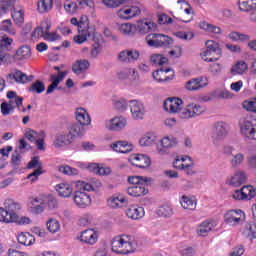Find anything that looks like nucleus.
<instances>
[{
	"instance_id": "obj_1",
	"label": "nucleus",
	"mask_w": 256,
	"mask_h": 256,
	"mask_svg": "<svg viewBox=\"0 0 256 256\" xmlns=\"http://www.w3.org/2000/svg\"><path fill=\"white\" fill-rule=\"evenodd\" d=\"M112 251L119 255H129L137 249V240L135 236L119 235L115 236L111 243Z\"/></svg>"
},
{
	"instance_id": "obj_2",
	"label": "nucleus",
	"mask_w": 256,
	"mask_h": 256,
	"mask_svg": "<svg viewBox=\"0 0 256 256\" xmlns=\"http://www.w3.org/2000/svg\"><path fill=\"white\" fill-rule=\"evenodd\" d=\"M31 205V212L39 215V213H43L45 209H48V211H55V209L59 207V202L53 194H42L32 198Z\"/></svg>"
},
{
	"instance_id": "obj_3",
	"label": "nucleus",
	"mask_w": 256,
	"mask_h": 256,
	"mask_svg": "<svg viewBox=\"0 0 256 256\" xmlns=\"http://www.w3.org/2000/svg\"><path fill=\"white\" fill-rule=\"evenodd\" d=\"M85 191H93V185L85 181H77L73 201L79 209H86L91 205V196Z\"/></svg>"
},
{
	"instance_id": "obj_4",
	"label": "nucleus",
	"mask_w": 256,
	"mask_h": 256,
	"mask_svg": "<svg viewBox=\"0 0 256 256\" xmlns=\"http://www.w3.org/2000/svg\"><path fill=\"white\" fill-rule=\"evenodd\" d=\"M128 182L130 186L127 188V193L130 197H142V195H147L149 190L148 185H151V178L143 176H130L128 177Z\"/></svg>"
},
{
	"instance_id": "obj_5",
	"label": "nucleus",
	"mask_w": 256,
	"mask_h": 256,
	"mask_svg": "<svg viewBox=\"0 0 256 256\" xmlns=\"http://www.w3.org/2000/svg\"><path fill=\"white\" fill-rule=\"evenodd\" d=\"M240 134L249 141L256 140V118L246 117L239 120Z\"/></svg>"
},
{
	"instance_id": "obj_6",
	"label": "nucleus",
	"mask_w": 256,
	"mask_h": 256,
	"mask_svg": "<svg viewBox=\"0 0 256 256\" xmlns=\"http://www.w3.org/2000/svg\"><path fill=\"white\" fill-rule=\"evenodd\" d=\"M229 135V124L223 121H219L213 124L212 126V143L214 145H219L223 139Z\"/></svg>"
},
{
	"instance_id": "obj_7",
	"label": "nucleus",
	"mask_w": 256,
	"mask_h": 256,
	"mask_svg": "<svg viewBox=\"0 0 256 256\" xmlns=\"http://www.w3.org/2000/svg\"><path fill=\"white\" fill-rule=\"evenodd\" d=\"M130 115L133 121H143L147 115V108L141 100L133 99L129 101Z\"/></svg>"
},
{
	"instance_id": "obj_8",
	"label": "nucleus",
	"mask_w": 256,
	"mask_h": 256,
	"mask_svg": "<svg viewBox=\"0 0 256 256\" xmlns=\"http://www.w3.org/2000/svg\"><path fill=\"white\" fill-rule=\"evenodd\" d=\"M205 111H207L205 106L197 103H190L179 113V117L180 119H195V117L203 115Z\"/></svg>"
},
{
	"instance_id": "obj_9",
	"label": "nucleus",
	"mask_w": 256,
	"mask_h": 256,
	"mask_svg": "<svg viewBox=\"0 0 256 256\" xmlns=\"http://www.w3.org/2000/svg\"><path fill=\"white\" fill-rule=\"evenodd\" d=\"M245 219V212H243V210L241 209L228 210L224 215L225 223H227V225H230L231 227L243 225Z\"/></svg>"
},
{
	"instance_id": "obj_10",
	"label": "nucleus",
	"mask_w": 256,
	"mask_h": 256,
	"mask_svg": "<svg viewBox=\"0 0 256 256\" xmlns=\"http://www.w3.org/2000/svg\"><path fill=\"white\" fill-rule=\"evenodd\" d=\"M127 117L123 115L114 116L104 121V127L107 131L119 132L127 127Z\"/></svg>"
},
{
	"instance_id": "obj_11",
	"label": "nucleus",
	"mask_w": 256,
	"mask_h": 256,
	"mask_svg": "<svg viewBox=\"0 0 256 256\" xmlns=\"http://www.w3.org/2000/svg\"><path fill=\"white\" fill-rule=\"evenodd\" d=\"M146 43L149 47H169L173 45V39L163 34H150L146 36Z\"/></svg>"
},
{
	"instance_id": "obj_12",
	"label": "nucleus",
	"mask_w": 256,
	"mask_h": 256,
	"mask_svg": "<svg viewBox=\"0 0 256 256\" xmlns=\"http://www.w3.org/2000/svg\"><path fill=\"white\" fill-rule=\"evenodd\" d=\"M141 53L137 49H124L118 53L117 60L122 65H131L135 61H139Z\"/></svg>"
},
{
	"instance_id": "obj_13",
	"label": "nucleus",
	"mask_w": 256,
	"mask_h": 256,
	"mask_svg": "<svg viewBox=\"0 0 256 256\" xmlns=\"http://www.w3.org/2000/svg\"><path fill=\"white\" fill-rule=\"evenodd\" d=\"M76 239L85 245H95L99 241V230L88 228L80 232Z\"/></svg>"
},
{
	"instance_id": "obj_14",
	"label": "nucleus",
	"mask_w": 256,
	"mask_h": 256,
	"mask_svg": "<svg viewBox=\"0 0 256 256\" xmlns=\"http://www.w3.org/2000/svg\"><path fill=\"white\" fill-rule=\"evenodd\" d=\"M27 169H35L32 173L27 176V179L31 181V183H35L43 175V164L41 160H39L38 156H34L31 161L27 165Z\"/></svg>"
},
{
	"instance_id": "obj_15",
	"label": "nucleus",
	"mask_w": 256,
	"mask_h": 256,
	"mask_svg": "<svg viewBox=\"0 0 256 256\" xmlns=\"http://www.w3.org/2000/svg\"><path fill=\"white\" fill-rule=\"evenodd\" d=\"M140 14L141 8L135 5L124 6L117 11V17L123 21H129V19H133V17H137Z\"/></svg>"
},
{
	"instance_id": "obj_16",
	"label": "nucleus",
	"mask_w": 256,
	"mask_h": 256,
	"mask_svg": "<svg viewBox=\"0 0 256 256\" xmlns=\"http://www.w3.org/2000/svg\"><path fill=\"white\" fill-rule=\"evenodd\" d=\"M255 195V188H253L251 185H248L243 186L240 190L234 191L232 197L235 199V201H251Z\"/></svg>"
},
{
	"instance_id": "obj_17",
	"label": "nucleus",
	"mask_w": 256,
	"mask_h": 256,
	"mask_svg": "<svg viewBox=\"0 0 256 256\" xmlns=\"http://www.w3.org/2000/svg\"><path fill=\"white\" fill-rule=\"evenodd\" d=\"M117 77L121 81L129 79V81H131L130 85L133 87L139 85V74H137V71L134 68H125L124 70L117 72Z\"/></svg>"
},
{
	"instance_id": "obj_18",
	"label": "nucleus",
	"mask_w": 256,
	"mask_h": 256,
	"mask_svg": "<svg viewBox=\"0 0 256 256\" xmlns=\"http://www.w3.org/2000/svg\"><path fill=\"white\" fill-rule=\"evenodd\" d=\"M128 161L134 167H139V169H147V167L151 166V158L145 154H132Z\"/></svg>"
},
{
	"instance_id": "obj_19",
	"label": "nucleus",
	"mask_w": 256,
	"mask_h": 256,
	"mask_svg": "<svg viewBox=\"0 0 256 256\" xmlns=\"http://www.w3.org/2000/svg\"><path fill=\"white\" fill-rule=\"evenodd\" d=\"M175 145H177V138L166 136L156 144V151L158 155H165V153H167L166 149H171V147H175Z\"/></svg>"
},
{
	"instance_id": "obj_20",
	"label": "nucleus",
	"mask_w": 256,
	"mask_h": 256,
	"mask_svg": "<svg viewBox=\"0 0 256 256\" xmlns=\"http://www.w3.org/2000/svg\"><path fill=\"white\" fill-rule=\"evenodd\" d=\"M164 109L167 113H180L183 109V100L177 97L168 98L164 101Z\"/></svg>"
},
{
	"instance_id": "obj_21",
	"label": "nucleus",
	"mask_w": 256,
	"mask_h": 256,
	"mask_svg": "<svg viewBox=\"0 0 256 256\" xmlns=\"http://www.w3.org/2000/svg\"><path fill=\"white\" fill-rule=\"evenodd\" d=\"M209 85V78L206 76H202L199 78H193L186 82L185 89L187 91H199V89H203Z\"/></svg>"
},
{
	"instance_id": "obj_22",
	"label": "nucleus",
	"mask_w": 256,
	"mask_h": 256,
	"mask_svg": "<svg viewBox=\"0 0 256 256\" xmlns=\"http://www.w3.org/2000/svg\"><path fill=\"white\" fill-rule=\"evenodd\" d=\"M247 182V174L244 171L237 170L232 176L227 178L226 185L231 187H241L243 183Z\"/></svg>"
},
{
	"instance_id": "obj_23",
	"label": "nucleus",
	"mask_w": 256,
	"mask_h": 256,
	"mask_svg": "<svg viewBox=\"0 0 256 256\" xmlns=\"http://www.w3.org/2000/svg\"><path fill=\"white\" fill-rule=\"evenodd\" d=\"M77 123L80 125H84L85 127H89L91 125V114L89 111L83 107L76 108L74 112Z\"/></svg>"
},
{
	"instance_id": "obj_24",
	"label": "nucleus",
	"mask_w": 256,
	"mask_h": 256,
	"mask_svg": "<svg viewBox=\"0 0 256 256\" xmlns=\"http://www.w3.org/2000/svg\"><path fill=\"white\" fill-rule=\"evenodd\" d=\"M152 77L153 79H155V81H158V83H164V81H172L174 77V72L171 68H161L153 72Z\"/></svg>"
},
{
	"instance_id": "obj_25",
	"label": "nucleus",
	"mask_w": 256,
	"mask_h": 256,
	"mask_svg": "<svg viewBox=\"0 0 256 256\" xmlns=\"http://www.w3.org/2000/svg\"><path fill=\"white\" fill-rule=\"evenodd\" d=\"M125 215L128 217V219L137 221V220L143 219V217H145V209L143 207H139L137 205H132V206H129L125 210Z\"/></svg>"
},
{
	"instance_id": "obj_26",
	"label": "nucleus",
	"mask_w": 256,
	"mask_h": 256,
	"mask_svg": "<svg viewBox=\"0 0 256 256\" xmlns=\"http://www.w3.org/2000/svg\"><path fill=\"white\" fill-rule=\"evenodd\" d=\"M67 76V72L59 71L58 74H52L50 76V81L52 84L48 87L46 93L47 95L53 93L55 89H57L59 83L65 79Z\"/></svg>"
},
{
	"instance_id": "obj_27",
	"label": "nucleus",
	"mask_w": 256,
	"mask_h": 256,
	"mask_svg": "<svg viewBox=\"0 0 256 256\" xmlns=\"http://www.w3.org/2000/svg\"><path fill=\"white\" fill-rule=\"evenodd\" d=\"M129 204V200L123 195L111 196L108 199V205L112 209H119L121 207H126Z\"/></svg>"
},
{
	"instance_id": "obj_28",
	"label": "nucleus",
	"mask_w": 256,
	"mask_h": 256,
	"mask_svg": "<svg viewBox=\"0 0 256 256\" xmlns=\"http://www.w3.org/2000/svg\"><path fill=\"white\" fill-rule=\"evenodd\" d=\"M91 67V63H89V60H77L72 65V71L75 73V75H83L85 71H89V68Z\"/></svg>"
},
{
	"instance_id": "obj_29",
	"label": "nucleus",
	"mask_w": 256,
	"mask_h": 256,
	"mask_svg": "<svg viewBox=\"0 0 256 256\" xmlns=\"http://www.w3.org/2000/svg\"><path fill=\"white\" fill-rule=\"evenodd\" d=\"M194 167L193 159L187 155H182V168L180 171H183L186 175H195Z\"/></svg>"
},
{
	"instance_id": "obj_30",
	"label": "nucleus",
	"mask_w": 256,
	"mask_h": 256,
	"mask_svg": "<svg viewBox=\"0 0 256 256\" xmlns=\"http://www.w3.org/2000/svg\"><path fill=\"white\" fill-rule=\"evenodd\" d=\"M7 98L9 101L7 102L12 109H21V105H23V97L17 96V92L8 91Z\"/></svg>"
},
{
	"instance_id": "obj_31",
	"label": "nucleus",
	"mask_w": 256,
	"mask_h": 256,
	"mask_svg": "<svg viewBox=\"0 0 256 256\" xmlns=\"http://www.w3.org/2000/svg\"><path fill=\"white\" fill-rule=\"evenodd\" d=\"M135 27L137 31H139V33L145 34L155 29V23H153L149 19H143V20H138Z\"/></svg>"
},
{
	"instance_id": "obj_32",
	"label": "nucleus",
	"mask_w": 256,
	"mask_h": 256,
	"mask_svg": "<svg viewBox=\"0 0 256 256\" xmlns=\"http://www.w3.org/2000/svg\"><path fill=\"white\" fill-rule=\"evenodd\" d=\"M199 28L202 29V31H206V33H211L212 35H221L223 33L221 27L207 21H201L199 23Z\"/></svg>"
},
{
	"instance_id": "obj_33",
	"label": "nucleus",
	"mask_w": 256,
	"mask_h": 256,
	"mask_svg": "<svg viewBox=\"0 0 256 256\" xmlns=\"http://www.w3.org/2000/svg\"><path fill=\"white\" fill-rule=\"evenodd\" d=\"M55 189L60 197L69 198L73 195V186L69 183L57 184Z\"/></svg>"
},
{
	"instance_id": "obj_34",
	"label": "nucleus",
	"mask_w": 256,
	"mask_h": 256,
	"mask_svg": "<svg viewBox=\"0 0 256 256\" xmlns=\"http://www.w3.org/2000/svg\"><path fill=\"white\" fill-rule=\"evenodd\" d=\"M156 142H157V134L153 132H147L140 138L139 145L141 147H151V145H154V143Z\"/></svg>"
},
{
	"instance_id": "obj_35",
	"label": "nucleus",
	"mask_w": 256,
	"mask_h": 256,
	"mask_svg": "<svg viewBox=\"0 0 256 256\" xmlns=\"http://www.w3.org/2000/svg\"><path fill=\"white\" fill-rule=\"evenodd\" d=\"M17 241L20 243V245L31 247V245L35 243V237L29 232H21L17 236Z\"/></svg>"
},
{
	"instance_id": "obj_36",
	"label": "nucleus",
	"mask_w": 256,
	"mask_h": 256,
	"mask_svg": "<svg viewBox=\"0 0 256 256\" xmlns=\"http://www.w3.org/2000/svg\"><path fill=\"white\" fill-rule=\"evenodd\" d=\"M73 143V137L70 134H59L54 139L55 147H65V145H71Z\"/></svg>"
},
{
	"instance_id": "obj_37",
	"label": "nucleus",
	"mask_w": 256,
	"mask_h": 256,
	"mask_svg": "<svg viewBox=\"0 0 256 256\" xmlns=\"http://www.w3.org/2000/svg\"><path fill=\"white\" fill-rule=\"evenodd\" d=\"M180 205L183 209L195 211V209H197V199H195V197L182 196L180 199Z\"/></svg>"
},
{
	"instance_id": "obj_38",
	"label": "nucleus",
	"mask_w": 256,
	"mask_h": 256,
	"mask_svg": "<svg viewBox=\"0 0 256 256\" xmlns=\"http://www.w3.org/2000/svg\"><path fill=\"white\" fill-rule=\"evenodd\" d=\"M229 163L233 169H239V167L245 163V153L238 152L236 154H232Z\"/></svg>"
},
{
	"instance_id": "obj_39",
	"label": "nucleus",
	"mask_w": 256,
	"mask_h": 256,
	"mask_svg": "<svg viewBox=\"0 0 256 256\" xmlns=\"http://www.w3.org/2000/svg\"><path fill=\"white\" fill-rule=\"evenodd\" d=\"M19 221L17 214H9V211L5 208H0V222L2 223H13Z\"/></svg>"
},
{
	"instance_id": "obj_40",
	"label": "nucleus",
	"mask_w": 256,
	"mask_h": 256,
	"mask_svg": "<svg viewBox=\"0 0 256 256\" xmlns=\"http://www.w3.org/2000/svg\"><path fill=\"white\" fill-rule=\"evenodd\" d=\"M249 69V65L246 64L245 61L240 60L237 61L232 67H231V73L232 75H243L246 73V71Z\"/></svg>"
},
{
	"instance_id": "obj_41",
	"label": "nucleus",
	"mask_w": 256,
	"mask_h": 256,
	"mask_svg": "<svg viewBox=\"0 0 256 256\" xmlns=\"http://www.w3.org/2000/svg\"><path fill=\"white\" fill-rule=\"evenodd\" d=\"M70 137H83L85 135V125L78 123H73L69 127Z\"/></svg>"
},
{
	"instance_id": "obj_42",
	"label": "nucleus",
	"mask_w": 256,
	"mask_h": 256,
	"mask_svg": "<svg viewBox=\"0 0 256 256\" xmlns=\"http://www.w3.org/2000/svg\"><path fill=\"white\" fill-rule=\"evenodd\" d=\"M228 39H230V41H234V42H239L240 43H247V41L251 40V36L248 34H244L241 32H230L228 34Z\"/></svg>"
},
{
	"instance_id": "obj_43",
	"label": "nucleus",
	"mask_w": 256,
	"mask_h": 256,
	"mask_svg": "<svg viewBox=\"0 0 256 256\" xmlns=\"http://www.w3.org/2000/svg\"><path fill=\"white\" fill-rule=\"evenodd\" d=\"M116 29L122 35L131 36L133 35V31H135V26L131 23H117Z\"/></svg>"
},
{
	"instance_id": "obj_44",
	"label": "nucleus",
	"mask_w": 256,
	"mask_h": 256,
	"mask_svg": "<svg viewBox=\"0 0 256 256\" xmlns=\"http://www.w3.org/2000/svg\"><path fill=\"white\" fill-rule=\"evenodd\" d=\"M4 207L8 211L9 215H17V211L21 210V204L11 199H7L4 201Z\"/></svg>"
},
{
	"instance_id": "obj_45",
	"label": "nucleus",
	"mask_w": 256,
	"mask_h": 256,
	"mask_svg": "<svg viewBox=\"0 0 256 256\" xmlns=\"http://www.w3.org/2000/svg\"><path fill=\"white\" fill-rule=\"evenodd\" d=\"M213 223L211 222H202L196 229L198 235L200 237H207L209 235L210 231H213Z\"/></svg>"
},
{
	"instance_id": "obj_46",
	"label": "nucleus",
	"mask_w": 256,
	"mask_h": 256,
	"mask_svg": "<svg viewBox=\"0 0 256 256\" xmlns=\"http://www.w3.org/2000/svg\"><path fill=\"white\" fill-rule=\"evenodd\" d=\"M244 237H247L251 241L256 239V224L253 222L247 223L242 231Z\"/></svg>"
},
{
	"instance_id": "obj_47",
	"label": "nucleus",
	"mask_w": 256,
	"mask_h": 256,
	"mask_svg": "<svg viewBox=\"0 0 256 256\" xmlns=\"http://www.w3.org/2000/svg\"><path fill=\"white\" fill-rule=\"evenodd\" d=\"M12 19L18 27H21V25L25 23V9L19 8L18 10H14L12 13Z\"/></svg>"
},
{
	"instance_id": "obj_48",
	"label": "nucleus",
	"mask_w": 256,
	"mask_h": 256,
	"mask_svg": "<svg viewBox=\"0 0 256 256\" xmlns=\"http://www.w3.org/2000/svg\"><path fill=\"white\" fill-rule=\"evenodd\" d=\"M239 9L244 13H249L256 9V0H239Z\"/></svg>"
},
{
	"instance_id": "obj_49",
	"label": "nucleus",
	"mask_w": 256,
	"mask_h": 256,
	"mask_svg": "<svg viewBox=\"0 0 256 256\" xmlns=\"http://www.w3.org/2000/svg\"><path fill=\"white\" fill-rule=\"evenodd\" d=\"M46 227H47V230L49 231V233H52L53 235H55V233H59V231H61V223L59 222V220H57L55 218L48 219L46 222Z\"/></svg>"
},
{
	"instance_id": "obj_50",
	"label": "nucleus",
	"mask_w": 256,
	"mask_h": 256,
	"mask_svg": "<svg viewBox=\"0 0 256 256\" xmlns=\"http://www.w3.org/2000/svg\"><path fill=\"white\" fill-rule=\"evenodd\" d=\"M53 9V0H39L37 2L38 13H49Z\"/></svg>"
},
{
	"instance_id": "obj_51",
	"label": "nucleus",
	"mask_w": 256,
	"mask_h": 256,
	"mask_svg": "<svg viewBox=\"0 0 256 256\" xmlns=\"http://www.w3.org/2000/svg\"><path fill=\"white\" fill-rule=\"evenodd\" d=\"M200 57L202 61H206V63H215V61H219L217 54H214V52H211V50H208L207 48L201 51Z\"/></svg>"
},
{
	"instance_id": "obj_52",
	"label": "nucleus",
	"mask_w": 256,
	"mask_h": 256,
	"mask_svg": "<svg viewBox=\"0 0 256 256\" xmlns=\"http://www.w3.org/2000/svg\"><path fill=\"white\" fill-rule=\"evenodd\" d=\"M16 59L23 61V59H29L31 57V48L29 46L20 47L15 53Z\"/></svg>"
},
{
	"instance_id": "obj_53",
	"label": "nucleus",
	"mask_w": 256,
	"mask_h": 256,
	"mask_svg": "<svg viewBox=\"0 0 256 256\" xmlns=\"http://www.w3.org/2000/svg\"><path fill=\"white\" fill-rule=\"evenodd\" d=\"M113 105L117 111L124 113V111H127V107H129V102L125 98H117L113 100Z\"/></svg>"
},
{
	"instance_id": "obj_54",
	"label": "nucleus",
	"mask_w": 256,
	"mask_h": 256,
	"mask_svg": "<svg viewBox=\"0 0 256 256\" xmlns=\"http://www.w3.org/2000/svg\"><path fill=\"white\" fill-rule=\"evenodd\" d=\"M0 31L9 33V35H16L17 31L13 28V22L11 20H3L0 24Z\"/></svg>"
},
{
	"instance_id": "obj_55",
	"label": "nucleus",
	"mask_w": 256,
	"mask_h": 256,
	"mask_svg": "<svg viewBox=\"0 0 256 256\" xmlns=\"http://www.w3.org/2000/svg\"><path fill=\"white\" fill-rule=\"evenodd\" d=\"M78 10L79 6L77 5V2H73L71 0H66L64 2V11H66L68 15H75Z\"/></svg>"
},
{
	"instance_id": "obj_56",
	"label": "nucleus",
	"mask_w": 256,
	"mask_h": 256,
	"mask_svg": "<svg viewBox=\"0 0 256 256\" xmlns=\"http://www.w3.org/2000/svg\"><path fill=\"white\" fill-rule=\"evenodd\" d=\"M206 49L211 51L212 53L216 54V56L221 57V48L219 47V43L215 42L214 40H207Z\"/></svg>"
},
{
	"instance_id": "obj_57",
	"label": "nucleus",
	"mask_w": 256,
	"mask_h": 256,
	"mask_svg": "<svg viewBox=\"0 0 256 256\" xmlns=\"http://www.w3.org/2000/svg\"><path fill=\"white\" fill-rule=\"evenodd\" d=\"M216 99H233V93L227 89H217L213 92Z\"/></svg>"
},
{
	"instance_id": "obj_58",
	"label": "nucleus",
	"mask_w": 256,
	"mask_h": 256,
	"mask_svg": "<svg viewBox=\"0 0 256 256\" xmlns=\"http://www.w3.org/2000/svg\"><path fill=\"white\" fill-rule=\"evenodd\" d=\"M157 214L160 217H171L173 215V207L169 204H164L158 208Z\"/></svg>"
},
{
	"instance_id": "obj_59",
	"label": "nucleus",
	"mask_w": 256,
	"mask_h": 256,
	"mask_svg": "<svg viewBox=\"0 0 256 256\" xmlns=\"http://www.w3.org/2000/svg\"><path fill=\"white\" fill-rule=\"evenodd\" d=\"M13 45V40L11 37L4 35L0 39V49L3 51H11Z\"/></svg>"
},
{
	"instance_id": "obj_60",
	"label": "nucleus",
	"mask_w": 256,
	"mask_h": 256,
	"mask_svg": "<svg viewBox=\"0 0 256 256\" xmlns=\"http://www.w3.org/2000/svg\"><path fill=\"white\" fill-rule=\"evenodd\" d=\"M242 107L249 113H256V97L245 100L242 103Z\"/></svg>"
},
{
	"instance_id": "obj_61",
	"label": "nucleus",
	"mask_w": 256,
	"mask_h": 256,
	"mask_svg": "<svg viewBox=\"0 0 256 256\" xmlns=\"http://www.w3.org/2000/svg\"><path fill=\"white\" fill-rule=\"evenodd\" d=\"M10 78L16 81V83H27L29 81V77L25 75V73L16 70L12 74L9 75Z\"/></svg>"
},
{
	"instance_id": "obj_62",
	"label": "nucleus",
	"mask_w": 256,
	"mask_h": 256,
	"mask_svg": "<svg viewBox=\"0 0 256 256\" xmlns=\"http://www.w3.org/2000/svg\"><path fill=\"white\" fill-rule=\"evenodd\" d=\"M150 61L153 65H166L168 59L161 54H152L150 56Z\"/></svg>"
},
{
	"instance_id": "obj_63",
	"label": "nucleus",
	"mask_w": 256,
	"mask_h": 256,
	"mask_svg": "<svg viewBox=\"0 0 256 256\" xmlns=\"http://www.w3.org/2000/svg\"><path fill=\"white\" fill-rule=\"evenodd\" d=\"M59 173H63V175H79V170L77 168H73L69 165H63L58 168Z\"/></svg>"
},
{
	"instance_id": "obj_64",
	"label": "nucleus",
	"mask_w": 256,
	"mask_h": 256,
	"mask_svg": "<svg viewBox=\"0 0 256 256\" xmlns=\"http://www.w3.org/2000/svg\"><path fill=\"white\" fill-rule=\"evenodd\" d=\"M29 91L31 93L41 94L43 93V91H45V84H43V82L38 80L31 85V87L29 88Z\"/></svg>"
}]
</instances>
